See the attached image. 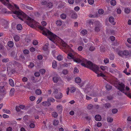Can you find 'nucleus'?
Instances as JSON below:
<instances>
[{
    "label": "nucleus",
    "mask_w": 131,
    "mask_h": 131,
    "mask_svg": "<svg viewBox=\"0 0 131 131\" xmlns=\"http://www.w3.org/2000/svg\"><path fill=\"white\" fill-rule=\"evenodd\" d=\"M11 13L14 14L12 15L13 17L15 18H17L18 17L19 19L23 21H25L26 20V23L29 26L32 28L34 27L33 25L34 20L33 19L27 16L26 14L21 11L15 10L10 11Z\"/></svg>",
    "instance_id": "f257e3e1"
},
{
    "label": "nucleus",
    "mask_w": 131,
    "mask_h": 131,
    "mask_svg": "<svg viewBox=\"0 0 131 131\" xmlns=\"http://www.w3.org/2000/svg\"><path fill=\"white\" fill-rule=\"evenodd\" d=\"M73 60L74 62L77 63L82 62L81 64L82 65L85 67H87L94 71L97 74V76L98 77L100 76V74H99L97 73V72L99 69V67L93 64L91 61H88L87 60L84 59H83L81 60L77 58H73Z\"/></svg>",
    "instance_id": "f03ea898"
},
{
    "label": "nucleus",
    "mask_w": 131,
    "mask_h": 131,
    "mask_svg": "<svg viewBox=\"0 0 131 131\" xmlns=\"http://www.w3.org/2000/svg\"><path fill=\"white\" fill-rule=\"evenodd\" d=\"M41 24L43 26H38V28L40 30L43 31L42 34L43 35L50 36V38H49V39L50 40L52 41L53 39L55 38V35L52 32L47 29L44 27L47 25V23L46 21H42L41 22Z\"/></svg>",
    "instance_id": "7ed1b4c3"
},
{
    "label": "nucleus",
    "mask_w": 131,
    "mask_h": 131,
    "mask_svg": "<svg viewBox=\"0 0 131 131\" xmlns=\"http://www.w3.org/2000/svg\"><path fill=\"white\" fill-rule=\"evenodd\" d=\"M118 85L119 86H118V89L121 92L124 93L126 95H127L128 96L131 98V95L130 94L125 92V90L124 88L125 85L124 84L122 83H119Z\"/></svg>",
    "instance_id": "20e7f679"
},
{
    "label": "nucleus",
    "mask_w": 131,
    "mask_h": 131,
    "mask_svg": "<svg viewBox=\"0 0 131 131\" xmlns=\"http://www.w3.org/2000/svg\"><path fill=\"white\" fill-rule=\"evenodd\" d=\"M0 1L2 2L4 5L6 6L7 8L9 9L10 10H12L14 9V7L13 6L10 4L6 3L4 1V0H0Z\"/></svg>",
    "instance_id": "39448f33"
},
{
    "label": "nucleus",
    "mask_w": 131,
    "mask_h": 131,
    "mask_svg": "<svg viewBox=\"0 0 131 131\" xmlns=\"http://www.w3.org/2000/svg\"><path fill=\"white\" fill-rule=\"evenodd\" d=\"M6 86H0V92L2 93L6 94V90L5 89Z\"/></svg>",
    "instance_id": "423d86ee"
},
{
    "label": "nucleus",
    "mask_w": 131,
    "mask_h": 131,
    "mask_svg": "<svg viewBox=\"0 0 131 131\" xmlns=\"http://www.w3.org/2000/svg\"><path fill=\"white\" fill-rule=\"evenodd\" d=\"M63 95L61 92H59L58 94L55 95L54 97L57 99H60L62 97Z\"/></svg>",
    "instance_id": "0eeeda50"
},
{
    "label": "nucleus",
    "mask_w": 131,
    "mask_h": 131,
    "mask_svg": "<svg viewBox=\"0 0 131 131\" xmlns=\"http://www.w3.org/2000/svg\"><path fill=\"white\" fill-rule=\"evenodd\" d=\"M57 109L59 112V113H61L62 111V107L61 105H58L57 106Z\"/></svg>",
    "instance_id": "6e6552de"
},
{
    "label": "nucleus",
    "mask_w": 131,
    "mask_h": 131,
    "mask_svg": "<svg viewBox=\"0 0 131 131\" xmlns=\"http://www.w3.org/2000/svg\"><path fill=\"white\" fill-rule=\"evenodd\" d=\"M95 120L97 121H100L102 119V117L99 115H96L95 117Z\"/></svg>",
    "instance_id": "1a4fd4ad"
},
{
    "label": "nucleus",
    "mask_w": 131,
    "mask_h": 131,
    "mask_svg": "<svg viewBox=\"0 0 131 131\" xmlns=\"http://www.w3.org/2000/svg\"><path fill=\"white\" fill-rule=\"evenodd\" d=\"M114 19L112 17H110L109 19V20L110 22L112 23V24L114 25L115 24V22L114 21Z\"/></svg>",
    "instance_id": "9d476101"
},
{
    "label": "nucleus",
    "mask_w": 131,
    "mask_h": 131,
    "mask_svg": "<svg viewBox=\"0 0 131 131\" xmlns=\"http://www.w3.org/2000/svg\"><path fill=\"white\" fill-rule=\"evenodd\" d=\"M15 72V70L11 69L10 71L8 72V75L9 77H10L11 76L12 74H14Z\"/></svg>",
    "instance_id": "9b49d317"
},
{
    "label": "nucleus",
    "mask_w": 131,
    "mask_h": 131,
    "mask_svg": "<svg viewBox=\"0 0 131 131\" xmlns=\"http://www.w3.org/2000/svg\"><path fill=\"white\" fill-rule=\"evenodd\" d=\"M2 12L3 13H5L7 14H12V12L11 13L10 11L7 12V10L5 8H3L2 9Z\"/></svg>",
    "instance_id": "f8f14e48"
},
{
    "label": "nucleus",
    "mask_w": 131,
    "mask_h": 131,
    "mask_svg": "<svg viewBox=\"0 0 131 131\" xmlns=\"http://www.w3.org/2000/svg\"><path fill=\"white\" fill-rule=\"evenodd\" d=\"M7 45L9 47L12 48L14 46V42L13 41H9L7 43Z\"/></svg>",
    "instance_id": "ddd939ff"
},
{
    "label": "nucleus",
    "mask_w": 131,
    "mask_h": 131,
    "mask_svg": "<svg viewBox=\"0 0 131 131\" xmlns=\"http://www.w3.org/2000/svg\"><path fill=\"white\" fill-rule=\"evenodd\" d=\"M9 83L10 85L12 87L14 86V83L13 80L11 79H10L9 80Z\"/></svg>",
    "instance_id": "4468645a"
},
{
    "label": "nucleus",
    "mask_w": 131,
    "mask_h": 131,
    "mask_svg": "<svg viewBox=\"0 0 131 131\" xmlns=\"http://www.w3.org/2000/svg\"><path fill=\"white\" fill-rule=\"evenodd\" d=\"M49 46V43H46L43 47V50L45 51H47L48 50Z\"/></svg>",
    "instance_id": "2eb2a0df"
},
{
    "label": "nucleus",
    "mask_w": 131,
    "mask_h": 131,
    "mask_svg": "<svg viewBox=\"0 0 131 131\" xmlns=\"http://www.w3.org/2000/svg\"><path fill=\"white\" fill-rule=\"evenodd\" d=\"M104 106L106 108H110L111 107V104L109 103H107L104 104Z\"/></svg>",
    "instance_id": "dca6fc26"
},
{
    "label": "nucleus",
    "mask_w": 131,
    "mask_h": 131,
    "mask_svg": "<svg viewBox=\"0 0 131 131\" xmlns=\"http://www.w3.org/2000/svg\"><path fill=\"white\" fill-rule=\"evenodd\" d=\"M81 81V79L79 77H77L75 79V82L77 83H80Z\"/></svg>",
    "instance_id": "f3484780"
},
{
    "label": "nucleus",
    "mask_w": 131,
    "mask_h": 131,
    "mask_svg": "<svg viewBox=\"0 0 131 131\" xmlns=\"http://www.w3.org/2000/svg\"><path fill=\"white\" fill-rule=\"evenodd\" d=\"M15 91V90L14 88H12L11 89L10 91V95L12 96L14 94Z\"/></svg>",
    "instance_id": "a211bd4d"
},
{
    "label": "nucleus",
    "mask_w": 131,
    "mask_h": 131,
    "mask_svg": "<svg viewBox=\"0 0 131 131\" xmlns=\"http://www.w3.org/2000/svg\"><path fill=\"white\" fill-rule=\"evenodd\" d=\"M56 24L57 26H60L62 25V23L61 20H58L56 21Z\"/></svg>",
    "instance_id": "6ab92c4d"
},
{
    "label": "nucleus",
    "mask_w": 131,
    "mask_h": 131,
    "mask_svg": "<svg viewBox=\"0 0 131 131\" xmlns=\"http://www.w3.org/2000/svg\"><path fill=\"white\" fill-rule=\"evenodd\" d=\"M112 88V86L111 85H110L109 84H107L106 86V89L107 90H110Z\"/></svg>",
    "instance_id": "aec40b11"
},
{
    "label": "nucleus",
    "mask_w": 131,
    "mask_h": 131,
    "mask_svg": "<svg viewBox=\"0 0 131 131\" xmlns=\"http://www.w3.org/2000/svg\"><path fill=\"white\" fill-rule=\"evenodd\" d=\"M41 92V90L40 89H37L35 91V93L38 95H40Z\"/></svg>",
    "instance_id": "412c9836"
},
{
    "label": "nucleus",
    "mask_w": 131,
    "mask_h": 131,
    "mask_svg": "<svg viewBox=\"0 0 131 131\" xmlns=\"http://www.w3.org/2000/svg\"><path fill=\"white\" fill-rule=\"evenodd\" d=\"M53 6L52 3L50 2L47 4V7L49 8H52Z\"/></svg>",
    "instance_id": "4be33fe9"
},
{
    "label": "nucleus",
    "mask_w": 131,
    "mask_h": 131,
    "mask_svg": "<svg viewBox=\"0 0 131 131\" xmlns=\"http://www.w3.org/2000/svg\"><path fill=\"white\" fill-rule=\"evenodd\" d=\"M52 67L53 68H56L57 67V62L55 61H53L52 63Z\"/></svg>",
    "instance_id": "5701e85b"
},
{
    "label": "nucleus",
    "mask_w": 131,
    "mask_h": 131,
    "mask_svg": "<svg viewBox=\"0 0 131 131\" xmlns=\"http://www.w3.org/2000/svg\"><path fill=\"white\" fill-rule=\"evenodd\" d=\"M52 80L55 83H57L59 80V78L57 77H54L53 78Z\"/></svg>",
    "instance_id": "b1692460"
},
{
    "label": "nucleus",
    "mask_w": 131,
    "mask_h": 131,
    "mask_svg": "<svg viewBox=\"0 0 131 131\" xmlns=\"http://www.w3.org/2000/svg\"><path fill=\"white\" fill-rule=\"evenodd\" d=\"M66 17L67 16L66 14L63 13L61 14L60 16L61 18L63 19H65L66 18Z\"/></svg>",
    "instance_id": "393cba45"
},
{
    "label": "nucleus",
    "mask_w": 131,
    "mask_h": 131,
    "mask_svg": "<svg viewBox=\"0 0 131 131\" xmlns=\"http://www.w3.org/2000/svg\"><path fill=\"white\" fill-rule=\"evenodd\" d=\"M68 55L67 58H68L69 59H71L73 58V55L71 53H69Z\"/></svg>",
    "instance_id": "a878e982"
},
{
    "label": "nucleus",
    "mask_w": 131,
    "mask_h": 131,
    "mask_svg": "<svg viewBox=\"0 0 131 131\" xmlns=\"http://www.w3.org/2000/svg\"><path fill=\"white\" fill-rule=\"evenodd\" d=\"M109 59L111 60H114V56L113 54L111 53L109 55Z\"/></svg>",
    "instance_id": "bb28decb"
},
{
    "label": "nucleus",
    "mask_w": 131,
    "mask_h": 131,
    "mask_svg": "<svg viewBox=\"0 0 131 131\" xmlns=\"http://www.w3.org/2000/svg\"><path fill=\"white\" fill-rule=\"evenodd\" d=\"M17 29L19 30H21L22 29V27L21 25L18 24L17 26Z\"/></svg>",
    "instance_id": "cd10ccee"
},
{
    "label": "nucleus",
    "mask_w": 131,
    "mask_h": 131,
    "mask_svg": "<svg viewBox=\"0 0 131 131\" xmlns=\"http://www.w3.org/2000/svg\"><path fill=\"white\" fill-rule=\"evenodd\" d=\"M72 17L74 19H76L77 17V15L76 13L74 12L72 13Z\"/></svg>",
    "instance_id": "c85d7f7f"
},
{
    "label": "nucleus",
    "mask_w": 131,
    "mask_h": 131,
    "mask_svg": "<svg viewBox=\"0 0 131 131\" xmlns=\"http://www.w3.org/2000/svg\"><path fill=\"white\" fill-rule=\"evenodd\" d=\"M20 37L17 35H16L14 37V39L16 41H18L19 40Z\"/></svg>",
    "instance_id": "c756f323"
},
{
    "label": "nucleus",
    "mask_w": 131,
    "mask_h": 131,
    "mask_svg": "<svg viewBox=\"0 0 131 131\" xmlns=\"http://www.w3.org/2000/svg\"><path fill=\"white\" fill-rule=\"evenodd\" d=\"M130 9L129 8H126L125 9V12L127 14H129L130 12Z\"/></svg>",
    "instance_id": "7c9ffc66"
},
{
    "label": "nucleus",
    "mask_w": 131,
    "mask_h": 131,
    "mask_svg": "<svg viewBox=\"0 0 131 131\" xmlns=\"http://www.w3.org/2000/svg\"><path fill=\"white\" fill-rule=\"evenodd\" d=\"M68 71L67 69H64L63 70L62 72V73L64 75H66L68 73Z\"/></svg>",
    "instance_id": "2f4dec72"
},
{
    "label": "nucleus",
    "mask_w": 131,
    "mask_h": 131,
    "mask_svg": "<svg viewBox=\"0 0 131 131\" xmlns=\"http://www.w3.org/2000/svg\"><path fill=\"white\" fill-rule=\"evenodd\" d=\"M48 102H49L50 103L51 102H53L55 101L54 99L52 97L49 98L48 99Z\"/></svg>",
    "instance_id": "473e14b6"
},
{
    "label": "nucleus",
    "mask_w": 131,
    "mask_h": 131,
    "mask_svg": "<svg viewBox=\"0 0 131 131\" xmlns=\"http://www.w3.org/2000/svg\"><path fill=\"white\" fill-rule=\"evenodd\" d=\"M100 25L99 24L97 26H96L95 28V31L98 32L100 30Z\"/></svg>",
    "instance_id": "72a5a7b5"
},
{
    "label": "nucleus",
    "mask_w": 131,
    "mask_h": 131,
    "mask_svg": "<svg viewBox=\"0 0 131 131\" xmlns=\"http://www.w3.org/2000/svg\"><path fill=\"white\" fill-rule=\"evenodd\" d=\"M62 46L64 48H66L68 47L67 45L64 41H63L62 42Z\"/></svg>",
    "instance_id": "f704fd0d"
},
{
    "label": "nucleus",
    "mask_w": 131,
    "mask_h": 131,
    "mask_svg": "<svg viewBox=\"0 0 131 131\" xmlns=\"http://www.w3.org/2000/svg\"><path fill=\"white\" fill-rule=\"evenodd\" d=\"M123 55L127 56L129 54L128 51L126 50H125L123 51Z\"/></svg>",
    "instance_id": "c9c22d12"
},
{
    "label": "nucleus",
    "mask_w": 131,
    "mask_h": 131,
    "mask_svg": "<svg viewBox=\"0 0 131 131\" xmlns=\"http://www.w3.org/2000/svg\"><path fill=\"white\" fill-rule=\"evenodd\" d=\"M57 59L59 61H60L62 60V57L60 55H59L57 57Z\"/></svg>",
    "instance_id": "e433bc0d"
},
{
    "label": "nucleus",
    "mask_w": 131,
    "mask_h": 131,
    "mask_svg": "<svg viewBox=\"0 0 131 131\" xmlns=\"http://www.w3.org/2000/svg\"><path fill=\"white\" fill-rule=\"evenodd\" d=\"M52 115H53V116L54 118L57 117L58 115V114L56 112H53L52 114Z\"/></svg>",
    "instance_id": "4c0bfd02"
},
{
    "label": "nucleus",
    "mask_w": 131,
    "mask_h": 131,
    "mask_svg": "<svg viewBox=\"0 0 131 131\" xmlns=\"http://www.w3.org/2000/svg\"><path fill=\"white\" fill-rule=\"evenodd\" d=\"M107 121L108 122H112L113 121V118L110 117H108L107 118Z\"/></svg>",
    "instance_id": "58836bf2"
},
{
    "label": "nucleus",
    "mask_w": 131,
    "mask_h": 131,
    "mask_svg": "<svg viewBox=\"0 0 131 131\" xmlns=\"http://www.w3.org/2000/svg\"><path fill=\"white\" fill-rule=\"evenodd\" d=\"M39 72L42 74H43L46 72L45 69H42L40 70Z\"/></svg>",
    "instance_id": "ea45409f"
},
{
    "label": "nucleus",
    "mask_w": 131,
    "mask_h": 131,
    "mask_svg": "<svg viewBox=\"0 0 131 131\" xmlns=\"http://www.w3.org/2000/svg\"><path fill=\"white\" fill-rule=\"evenodd\" d=\"M75 91V87H73L71 88L70 91L71 93H73Z\"/></svg>",
    "instance_id": "a19ab883"
},
{
    "label": "nucleus",
    "mask_w": 131,
    "mask_h": 131,
    "mask_svg": "<svg viewBox=\"0 0 131 131\" xmlns=\"http://www.w3.org/2000/svg\"><path fill=\"white\" fill-rule=\"evenodd\" d=\"M30 83H28L25 86H24V87L26 88L29 89L30 88Z\"/></svg>",
    "instance_id": "79ce46f5"
},
{
    "label": "nucleus",
    "mask_w": 131,
    "mask_h": 131,
    "mask_svg": "<svg viewBox=\"0 0 131 131\" xmlns=\"http://www.w3.org/2000/svg\"><path fill=\"white\" fill-rule=\"evenodd\" d=\"M93 107V105L91 104H90L87 106V108L88 110H91L92 109Z\"/></svg>",
    "instance_id": "37998d69"
},
{
    "label": "nucleus",
    "mask_w": 131,
    "mask_h": 131,
    "mask_svg": "<svg viewBox=\"0 0 131 131\" xmlns=\"http://www.w3.org/2000/svg\"><path fill=\"white\" fill-rule=\"evenodd\" d=\"M29 52V51L27 49H25L23 51V53L25 54H28Z\"/></svg>",
    "instance_id": "c03bdc74"
},
{
    "label": "nucleus",
    "mask_w": 131,
    "mask_h": 131,
    "mask_svg": "<svg viewBox=\"0 0 131 131\" xmlns=\"http://www.w3.org/2000/svg\"><path fill=\"white\" fill-rule=\"evenodd\" d=\"M59 121L58 120H55L54 121L53 124L55 126H57L58 125L59 123Z\"/></svg>",
    "instance_id": "a18cd8bd"
},
{
    "label": "nucleus",
    "mask_w": 131,
    "mask_h": 131,
    "mask_svg": "<svg viewBox=\"0 0 131 131\" xmlns=\"http://www.w3.org/2000/svg\"><path fill=\"white\" fill-rule=\"evenodd\" d=\"M100 50L101 52H104L105 51V49L104 47L102 46L100 47Z\"/></svg>",
    "instance_id": "49530a36"
},
{
    "label": "nucleus",
    "mask_w": 131,
    "mask_h": 131,
    "mask_svg": "<svg viewBox=\"0 0 131 131\" xmlns=\"http://www.w3.org/2000/svg\"><path fill=\"white\" fill-rule=\"evenodd\" d=\"M51 104L47 100V101H46L45 106H49L51 105Z\"/></svg>",
    "instance_id": "de8ad7c7"
},
{
    "label": "nucleus",
    "mask_w": 131,
    "mask_h": 131,
    "mask_svg": "<svg viewBox=\"0 0 131 131\" xmlns=\"http://www.w3.org/2000/svg\"><path fill=\"white\" fill-rule=\"evenodd\" d=\"M111 3L112 5H116V1L115 0H112L111 2Z\"/></svg>",
    "instance_id": "09e8293b"
},
{
    "label": "nucleus",
    "mask_w": 131,
    "mask_h": 131,
    "mask_svg": "<svg viewBox=\"0 0 131 131\" xmlns=\"http://www.w3.org/2000/svg\"><path fill=\"white\" fill-rule=\"evenodd\" d=\"M118 112V110L116 108L113 109L112 110V113L113 114L116 113Z\"/></svg>",
    "instance_id": "8fccbe9b"
},
{
    "label": "nucleus",
    "mask_w": 131,
    "mask_h": 131,
    "mask_svg": "<svg viewBox=\"0 0 131 131\" xmlns=\"http://www.w3.org/2000/svg\"><path fill=\"white\" fill-rule=\"evenodd\" d=\"M79 72V70L78 69H77V68L75 67L74 70V74H75L76 73H78Z\"/></svg>",
    "instance_id": "3c124183"
},
{
    "label": "nucleus",
    "mask_w": 131,
    "mask_h": 131,
    "mask_svg": "<svg viewBox=\"0 0 131 131\" xmlns=\"http://www.w3.org/2000/svg\"><path fill=\"white\" fill-rule=\"evenodd\" d=\"M87 31L85 30H82L81 31V33L84 35H85V34H86L87 33Z\"/></svg>",
    "instance_id": "603ef678"
},
{
    "label": "nucleus",
    "mask_w": 131,
    "mask_h": 131,
    "mask_svg": "<svg viewBox=\"0 0 131 131\" xmlns=\"http://www.w3.org/2000/svg\"><path fill=\"white\" fill-rule=\"evenodd\" d=\"M118 55L122 57L123 55V51H119L118 53Z\"/></svg>",
    "instance_id": "864d4df0"
},
{
    "label": "nucleus",
    "mask_w": 131,
    "mask_h": 131,
    "mask_svg": "<svg viewBox=\"0 0 131 131\" xmlns=\"http://www.w3.org/2000/svg\"><path fill=\"white\" fill-rule=\"evenodd\" d=\"M98 12L99 14H102L103 13L104 10L103 9H100L98 10Z\"/></svg>",
    "instance_id": "5fc2aeb1"
},
{
    "label": "nucleus",
    "mask_w": 131,
    "mask_h": 131,
    "mask_svg": "<svg viewBox=\"0 0 131 131\" xmlns=\"http://www.w3.org/2000/svg\"><path fill=\"white\" fill-rule=\"evenodd\" d=\"M9 61V59L8 58L4 59L2 60V62H8Z\"/></svg>",
    "instance_id": "6e6d98bb"
},
{
    "label": "nucleus",
    "mask_w": 131,
    "mask_h": 131,
    "mask_svg": "<svg viewBox=\"0 0 131 131\" xmlns=\"http://www.w3.org/2000/svg\"><path fill=\"white\" fill-rule=\"evenodd\" d=\"M35 97L33 96H31L29 97V99L30 101H34L35 99Z\"/></svg>",
    "instance_id": "4d7b16f0"
},
{
    "label": "nucleus",
    "mask_w": 131,
    "mask_h": 131,
    "mask_svg": "<svg viewBox=\"0 0 131 131\" xmlns=\"http://www.w3.org/2000/svg\"><path fill=\"white\" fill-rule=\"evenodd\" d=\"M88 2L89 4L92 5L94 3V0H88Z\"/></svg>",
    "instance_id": "13d9d810"
},
{
    "label": "nucleus",
    "mask_w": 131,
    "mask_h": 131,
    "mask_svg": "<svg viewBox=\"0 0 131 131\" xmlns=\"http://www.w3.org/2000/svg\"><path fill=\"white\" fill-rule=\"evenodd\" d=\"M22 80L23 82H26L28 81V79L27 78L24 77L22 78Z\"/></svg>",
    "instance_id": "bf43d9fd"
},
{
    "label": "nucleus",
    "mask_w": 131,
    "mask_h": 131,
    "mask_svg": "<svg viewBox=\"0 0 131 131\" xmlns=\"http://www.w3.org/2000/svg\"><path fill=\"white\" fill-rule=\"evenodd\" d=\"M41 3L42 5H46L47 3V2L45 0H43L41 2Z\"/></svg>",
    "instance_id": "052dcab7"
},
{
    "label": "nucleus",
    "mask_w": 131,
    "mask_h": 131,
    "mask_svg": "<svg viewBox=\"0 0 131 131\" xmlns=\"http://www.w3.org/2000/svg\"><path fill=\"white\" fill-rule=\"evenodd\" d=\"M15 52L14 51H12L10 55L11 57H14L15 56Z\"/></svg>",
    "instance_id": "680f3d73"
},
{
    "label": "nucleus",
    "mask_w": 131,
    "mask_h": 131,
    "mask_svg": "<svg viewBox=\"0 0 131 131\" xmlns=\"http://www.w3.org/2000/svg\"><path fill=\"white\" fill-rule=\"evenodd\" d=\"M32 43L34 45H36L38 44V42L36 40H34L33 42Z\"/></svg>",
    "instance_id": "e2e57ef3"
},
{
    "label": "nucleus",
    "mask_w": 131,
    "mask_h": 131,
    "mask_svg": "<svg viewBox=\"0 0 131 131\" xmlns=\"http://www.w3.org/2000/svg\"><path fill=\"white\" fill-rule=\"evenodd\" d=\"M34 66V63L32 62H31L30 63V65H29V67L31 68H32Z\"/></svg>",
    "instance_id": "0e129e2a"
},
{
    "label": "nucleus",
    "mask_w": 131,
    "mask_h": 131,
    "mask_svg": "<svg viewBox=\"0 0 131 131\" xmlns=\"http://www.w3.org/2000/svg\"><path fill=\"white\" fill-rule=\"evenodd\" d=\"M95 49V48L94 47L91 46L89 48V49L90 51H93Z\"/></svg>",
    "instance_id": "69168bd1"
},
{
    "label": "nucleus",
    "mask_w": 131,
    "mask_h": 131,
    "mask_svg": "<svg viewBox=\"0 0 131 131\" xmlns=\"http://www.w3.org/2000/svg\"><path fill=\"white\" fill-rule=\"evenodd\" d=\"M34 75L36 77H38L40 76V74L39 72H37L35 73Z\"/></svg>",
    "instance_id": "338daca9"
},
{
    "label": "nucleus",
    "mask_w": 131,
    "mask_h": 131,
    "mask_svg": "<svg viewBox=\"0 0 131 131\" xmlns=\"http://www.w3.org/2000/svg\"><path fill=\"white\" fill-rule=\"evenodd\" d=\"M12 128L10 127H9L6 129V131H12Z\"/></svg>",
    "instance_id": "774afa93"
}]
</instances>
